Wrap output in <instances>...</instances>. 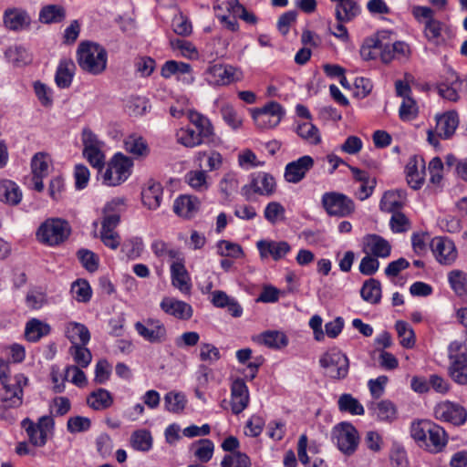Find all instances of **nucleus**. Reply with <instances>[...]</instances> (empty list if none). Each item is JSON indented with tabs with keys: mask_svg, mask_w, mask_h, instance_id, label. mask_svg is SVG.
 <instances>
[{
	"mask_svg": "<svg viewBox=\"0 0 467 467\" xmlns=\"http://www.w3.org/2000/svg\"><path fill=\"white\" fill-rule=\"evenodd\" d=\"M410 432L412 438L420 447L432 453L441 451L447 443V436L443 428L428 420L413 422Z\"/></svg>",
	"mask_w": 467,
	"mask_h": 467,
	"instance_id": "1",
	"label": "nucleus"
},
{
	"mask_svg": "<svg viewBox=\"0 0 467 467\" xmlns=\"http://www.w3.org/2000/svg\"><path fill=\"white\" fill-rule=\"evenodd\" d=\"M27 385L28 379L22 373L16 374L9 381L1 383L0 419L11 421L14 420L8 410L22 406L24 400V388Z\"/></svg>",
	"mask_w": 467,
	"mask_h": 467,
	"instance_id": "2",
	"label": "nucleus"
},
{
	"mask_svg": "<svg viewBox=\"0 0 467 467\" xmlns=\"http://www.w3.org/2000/svg\"><path fill=\"white\" fill-rule=\"evenodd\" d=\"M108 54L106 49L93 42H82L78 48L79 67L91 75H99L107 67Z\"/></svg>",
	"mask_w": 467,
	"mask_h": 467,
	"instance_id": "3",
	"label": "nucleus"
},
{
	"mask_svg": "<svg viewBox=\"0 0 467 467\" xmlns=\"http://www.w3.org/2000/svg\"><path fill=\"white\" fill-rule=\"evenodd\" d=\"M435 119V130L431 129L427 130V140L431 145L437 147L440 145L439 139L449 140L453 136L459 126L460 119L456 110L437 114Z\"/></svg>",
	"mask_w": 467,
	"mask_h": 467,
	"instance_id": "4",
	"label": "nucleus"
},
{
	"mask_svg": "<svg viewBox=\"0 0 467 467\" xmlns=\"http://www.w3.org/2000/svg\"><path fill=\"white\" fill-rule=\"evenodd\" d=\"M70 234L67 222L59 218L46 220L36 232L37 239L47 245L54 246L63 243Z\"/></svg>",
	"mask_w": 467,
	"mask_h": 467,
	"instance_id": "5",
	"label": "nucleus"
},
{
	"mask_svg": "<svg viewBox=\"0 0 467 467\" xmlns=\"http://www.w3.org/2000/svg\"><path fill=\"white\" fill-rule=\"evenodd\" d=\"M133 161L122 153H116L108 163L102 175L103 183L108 186H117L125 182L131 173Z\"/></svg>",
	"mask_w": 467,
	"mask_h": 467,
	"instance_id": "6",
	"label": "nucleus"
},
{
	"mask_svg": "<svg viewBox=\"0 0 467 467\" xmlns=\"http://www.w3.org/2000/svg\"><path fill=\"white\" fill-rule=\"evenodd\" d=\"M449 374L458 384H467V348L464 345L458 343V340L451 342L449 346Z\"/></svg>",
	"mask_w": 467,
	"mask_h": 467,
	"instance_id": "7",
	"label": "nucleus"
},
{
	"mask_svg": "<svg viewBox=\"0 0 467 467\" xmlns=\"http://www.w3.org/2000/svg\"><path fill=\"white\" fill-rule=\"evenodd\" d=\"M333 442L346 455L353 454L359 442L357 429L349 422H340L334 426L331 431Z\"/></svg>",
	"mask_w": 467,
	"mask_h": 467,
	"instance_id": "8",
	"label": "nucleus"
},
{
	"mask_svg": "<svg viewBox=\"0 0 467 467\" xmlns=\"http://www.w3.org/2000/svg\"><path fill=\"white\" fill-rule=\"evenodd\" d=\"M320 366L326 369L327 376L341 379L348 373L349 361L347 356L337 348H332L322 355Z\"/></svg>",
	"mask_w": 467,
	"mask_h": 467,
	"instance_id": "9",
	"label": "nucleus"
},
{
	"mask_svg": "<svg viewBox=\"0 0 467 467\" xmlns=\"http://www.w3.org/2000/svg\"><path fill=\"white\" fill-rule=\"evenodd\" d=\"M276 190L275 178L266 172L251 174L250 182L242 187V194L246 200H252L254 195L271 196Z\"/></svg>",
	"mask_w": 467,
	"mask_h": 467,
	"instance_id": "10",
	"label": "nucleus"
},
{
	"mask_svg": "<svg viewBox=\"0 0 467 467\" xmlns=\"http://www.w3.org/2000/svg\"><path fill=\"white\" fill-rule=\"evenodd\" d=\"M285 115L283 107L276 101H270L264 107L252 111L255 125L262 130L276 127Z\"/></svg>",
	"mask_w": 467,
	"mask_h": 467,
	"instance_id": "11",
	"label": "nucleus"
},
{
	"mask_svg": "<svg viewBox=\"0 0 467 467\" xmlns=\"http://www.w3.org/2000/svg\"><path fill=\"white\" fill-rule=\"evenodd\" d=\"M322 204L331 216L346 217L355 210L354 202L347 195L338 192H327L322 196Z\"/></svg>",
	"mask_w": 467,
	"mask_h": 467,
	"instance_id": "12",
	"label": "nucleus"
},
{
	"mask_svg": "<svg viewBox=\"0 0 467 467\" xmlns=\"http://www.w3.org/2000/svg\"><path fill=\"white\" fill-rule=\"evenodd\" d=\"M134 327L139 336L150 343H161L167 339L166 327L157 318L148 317L143 321H138Z\"/></svg>",
	"mask_w": 467,
	"mask_h": 467,
	"instance_id": "13",
	"label": "nucleus"
},
{
	"mask_svg": "<svg viewBox=\"0 0 467 467\" xmlns=\"http://www.w3.org/2000/svg\"><path fill=\"white\" fill-rule=\"evenodd\" d=\"M434 417L438 420L460 426L466 421L467 411L462 406L446 400L440 402L435 406Z\"/></svg>",
	"mask_w": 467,
	"mask_h": 467,
	"instance_id": "14",
	"label": "nucleus"
},
{
	"mask_svg": "<svg viewBox=\"0 0 467 467\" xmlns=\"http://www.w3.org/2000/svg\"><path fill=\"white\" fill-rule=\"evenodd\" d=\"M430 245L435 258L441 264L451 265L456 260L457 250L451 240L437 236L431 239Z\"/></svg>",
	"mask_w": 467,
	"mask_h": 467,
	"instance_id": "15",
	"label": "nucleus"
},
{
	"mask_svg": "<svg viewBox=\"0 0 467 467\" xmlns=\"http://www.w3.org/2000/svg\"><path fill=\"white\" fill-rule=\"evenodd\" d=\"M314 159L309 155H305L286 164L285 169V179L290 183H298L314 167Z\"/></svg>",
	"mask_w": 467,
	"mask_h": 467,
	"instance_id": "16",
	"label": "nucleus"
},
{
	"mask_svg": "<svg viewBox=\"0 0 467 467\" xmlns=\"http://www.w3.org/2000/svg\"><path fill=\"white\" fill-rule=\"evenodd\" d=\"M3 24L6 29L18 32L29 28L31 17L26 10L11 7L4 12Z\"/></svg>",
	"mask_w": 467,
	"mask_h": 467,
	"instance_id": "17",
	"label": "nucleus"
},
{
	"mask_svg": "<svg viewBox=\"0 0 467 467\" xmlns=\"http://www.w3.org/2000/svg\"><path fill=\"white\" fill-rule=\"evenodd\" d=\"M236 68L232 66L215 64L205 71L206 80L214 86H224L235 80Z\"/></svg>",
	"mask_w": 467,
	"mask_h": 467,
	"instance_id": "18",
	"label": "nucleus"
},
{
	"mask_svg": "<svg viewBox=\"0 0 467 467\" xmlns=\"http://www.w3.org/2000/svg\"><path fill=\"white\" fill-rule=\"evenodd\" d=\"M363 252L377 258H387L390 254L391 245L380 235L367 234L363 238Z\"/></svg>",
	"mask_w": 467,
	"mask_h": 467,
	"instance_id": "19",
	"label": "nucleus"
},
{
	"mask_svg": "<svg viewBox=\"0 0 467 467\" xmlns=\"http://www.w3.org/2000/svg\"><path fill=\"white\" fill-rule=\"evenodd\" d=\"M249 391L245 382L236 379L231 385V407L234 414H239L248 406Z\"/></svg>",
	"mask_w": 467,
	"mask_h": 467,
	"instance_id": "20",
	"label": "nucleus"
},
{
	"mask_svg": "<svg viewBox=\"0 0 467 467\" xmlns=\"http://www.w3.org/2000/svg\"><path fill=\"white\" fill-rule=\"evenodd\" d=\"M406 175L409 185L414 190L420 189L424 182V160L417 156L411 157L406 165Z\"/></svg>",
	"mask_w": 467,
	"mask_h": 467,
	"instance_id": "21",
	"label": "nucleus"
},
{
	"mask_svg": "<svg viewBox=\"0 0 467 467\" xmlns=\"http://www.w3.org/2000/svg\"><path fill=\"white\" fill-rule=\"evenodd\" d=\"M368 410L371 411V415L379 421L390 423L398 418L397 407L389 400L370 402Z\"/></svg>",
	"mask_w": 467,
	"mask_h": 467,
	"instance_id": "22",
	"label": "nucleus"
},
{
	"mask_svg": "<svg viewBox=\"0 0 467 467\" xmlns=\"http://www.w3.org/2000/svg\"><path fill=\"white\" fill-rule=\"evenodd\" d=\"M161 308L166 314L182 320H188L192 316V308L189 304L171 297L163 298Z\"/></svg>",
	"mask_w": 467,
	"mask_h": 467,
	"instance_id": "23",
	"label": "nucleus"
},
{
	"mask_svg": "<svg viewBox=\"0 0 467 467\" xmlns=\"http://www.w3.org/2000/svg\"><path fill=\"white\" fill-rule=\"evenodd\" d=\"M172 285L181 292L188 294L191 290L189 274L184 266L182 258L173 261L171 265Z\"/></svg>",
	"mask_w": 467,
	"mask_h": 467,
	"instance_id": "24",
	"label": "nucleus"
},
{
	"mask_svg": "<svg viewBox=\"0 0 467 467\" xmlns=\"http://www.w3.org/2000/svg\"><path fill=\"white\" fill-rule=\"evenodd\" d=\"M200 200L192 195H181L173 204V211L176 214L184 218H192L200 208Z\"/></svg>",
	"mask_w": 467,
	"mask_h": 467,
	"instance_id": "25",
	"label": "nucleus"
},
{
	"mask_svg": "<svg viewBox=\"0 0 467 467\" xmlns=\"http://www.w3.org/2000/svg\"><path fill=\"white\" fill-rule=\"evenodd\" d=\"M406 201L404 190H394L386 192L380 201V210L387 213L400 212Z\"/></svg>",
	"mask_w": 467,
	"mask_h": 467,
	"instance_id": "26",
	"label": "nucleus"
},
{
	"mask_svg": "<svg viewBox=\"0 0 467 467\" xmlns=\"http://www.w3.org/2000/svg\"><path fill=\"white\" fill-rule=\"evenodd\" d=\"M65 335L71 342V346L87 345L90 340L88 328L78 322H69L66 325Z\"/></svg>",
	"mask_w": 467,
	"mask_h": 467,
	"instance_id": "27",
	"label": "nucleus"
},
{
	"mask_svg": "<svg viewBox=\"0 0 467 467\" xmlns=\"http://www.w3.org/2000/svg\"><path fill=\"white\" fill-rule=\"evenodd\" d=\"M163 189L159 182H149L141 192V200L144 206L150 210H156L161 206Z\"/></svg>",
	"mask_w": 467,
	"mask_h": 467,
	"instance_id": "28",
	"label": "nucleus"
},
{
	"mask_svg": "<svg viewBox=\"0 0 467 467\" xmlns=\"http://www.w3.org/2000/svg\"><path fill=\"white\" fill-rule=\"evenodd\" d=\"M257 248L263 257L271 254L275 260L283 258L291 249L289 244L285 241H259L257 243Z\"/></svg>",
	"mask_w": 467,
	"mask_h": 467,
	"instance_id": "29",
	"label": "nucleus"
},
{
	"mask_svg": "<svg viewBox=\"0 0 467 467\" xmlns=\"http://www.w3.org/2000/svg\"><path fill=\"white\" fill-rule=\"evenodd\" d=\"M22 192L19 187L12 181H0V202L10 205H16L21 202Z\"/></svg>",
	"mask_w": 467,
	"mask_h": 467,
	"instance_id": "30",
	"label": "nucleus"
},
{
	"mask_svg": "<svg viewBox=\"0 0 467 467\" xmlns=\"http://www.w3.org/2000/svg\"><path fill=\"white\" fill-rule=\"evenodd\" d=\"M360 12L359 6L354 0H344L336 5L335 14L337 22L348 23L353 20Z\"/></svg>",
	"mask_w": 467,
	"mask_h": 467,
	"instance_id": "31",
	"label": "nucleus"
},
{
	"mask_svg": "<svg viewBox=\"0 0 467 467\" xmlns=\"http://www.w3.org/2000/svg\"><path fill=\"white\" fill-rule=\"evenodd\" d=\"M390 35L389 31L384 30L380 31L377 34L378 38V49L379 51L380 60L389 64L392 60L396 59L395 52L392 51V44L390 43Z\"/></svg>",
	"mask_w": 467,
	"mask_h": 467,
	"instance_id": "32",
	"label": "nucleus"
},
{
	"mask_svg": "<svg viewBox=\"0 0 467 467\" xmlns=\"http://www.w3.org/2000/svg\"><path fill=\"white\" fill-rule=\"evenodd\" d=\"M50 332V327L36 318L30 319L25 329V337L30 342H36Z\"/></svg>",
	"mask_w": 467,
	"mask_h": 467,
	"instance_id": "33",
	"label": "nucleus"
},
{
	"mask_svg": "<svg viewBox=\"0 0 467 467\" xmlns=\"http://www.w3.org/2000/svg\"><path fill=\"white\" fill-rule=\"evenodd\" d=\"M123 204L121 199H115L109 202L103 209L104 217L101 223V231H114L119 223V214L110 213L116 206Z\"/></svg>",
	"mask_w": 467,
	"mask_h": 467,
	"instance_id": "34",
	"label": "nucleus"
},
{
	"mask_svg": "<svg viewBox=\"0 0 467 467\" xmlns=\"http://www.w3.org/2000/svg\"><path fill=\"white\" fill-rule=\"evenodd\" d=\"M75 65L72 60H62L56 73V83L61 88H68L72 82Z\"/></svg>",
	"mask_w": 467,
	"mask_h": 467,
	"instance_id": "35",
	"label": "nucleus"
},
{
	"mask_svg": "<svg viewBox=\"0 0 467 467\" xmlns=\"http://www.w3.org/2000/svg\"><path fill=\"white\" fill-rule=\"evenodd\" d=\"M124 149L127 152L137 157H145L150 151L145 140L136 134L129 135L124 140Z\"/></svg>",
	"mask_w": 467,
	"mask_h": 467,
	"instance_id": "36",
	"label": "nucleus"
},
{
	"mask_svg": "<svg viewBox=\"0 0 467 467\" xmlns=\"http://www.w3.org/2000/svg\"><path fill=\"white\" fill-rule=\"evenodd\" d=\"M87 402L93 410H103L112 405L113 398L108 390L99 389L89 394L87 399Z\"/></svg>",
	"mask_w": 467,
	"mask_h": 467,
	"instance_id": "37",
	"label": "nucleus"
},
{
	"mask_svg": "<svg viewBox=\"0 0 467 467\" xmlns=\"http://www.w3.org/2000/svg\"><path fill=\"white\" fill-rule=\"evenodd\" d=\"M66 17V10L58 5H47L39 12V21L43 24L59 23Z\"/></svg>",
	"mask_w": 467,
	"mask_h": 467,
	"instance_id": "38",
	"label": "nucleus"
},
{
	"mask_svg": "<svg viewBox=\"0 0 467 467\" xmlns=\"http://www.w3.org/2000/svg\"><path fill=\"white\" fill-rule=\"evenodd\" d=\"M188 119L190 122L196 127L198 133L204 139L213 135V127L207 117L197 111L190 110L188 112Z\"/></svg>",
	"mask_w": 467,
	"mask_h": 467,
	"instance_id": "39",
	"label": "nucleus"
},
{
	"mask_svg": "<svg viewBox=\"0 0 467 467\" xmlns=\"http://www.w3.org/2000/svg\"><path fill=\"white\" fill-rule=\"evenodd\" d=\"M361 297L370 303L378 304L381 298V285L379 281L370 278L363 284L360 290Z\"/></svg>",
	"mask_w": 467,
	"mask_h": 467,
	"instance_id": "40",
	"label": "nucleus"
},
{
	"mask_svg": "<svg viewBox=\"0 0 467 467\" xmlns=\"http://www.w3.org/2000/svg\"><path fill=\"white\" fill-rule=\"evenodd\" d=\"M151 249L154 254L162 260H168L172 263L173 261H179L182 259V254L178 250L171 247L161 240L154 241L151 244Z\"/></svg>",
	"mask_w": 467,
	"mask_h": 467,
	"instance_id": "41",
	"label": "nucleus"
},
{
	"mask_svg": "<svg viewBox=\"0 0 467 467\" xmlns=\"http://www.w3.org/2000/svg\"><path fill=\"white\" fill-rule=\"evenodd\" d=\"M258 342L271 348H282L288 344L287 337L279 331H266L258 337Z\"/></svg>",
	"mask_w": 467,
	"mask_h": 467,
	"instance_id": "42",
	"label": "nucleus"
},
{
	"mask_svg": "<svg viewBox=\"0 0 467 467\" xmlns=\"http://www.w3.org/2000/svg\"><path fill=\"white\" fill-rule=\"evenodd\" d=\"M337 404L339 410L342 412H348L352 415H363L365 412L363 406L351 394H342Z\"/></svg>",
	"mask_w": 467,
	"mask_h": 467,
	"instance_id": "43",
	"label": "nucleus"
},
{
	"mask_svg": "<svg viewBox=\"0 0 467 467\" xmlns=\"http://www.w3.org/2000/svg\"><path fill=\"white\" fill-rule=\"evenodd\" d=\"M177 141L189 148L201 145L204 140L200 133L191 128H182L176 132Z\"/></svg>",
	"mask_w": 467,
	"mask_h": 467,
	"instance_id": "44",
	"label": "nucleus"
},
{
	"mask_svg": "<svg viewBox=\"0 0 467 467\" xmlns=\"http://www.w3.org/2000/svg\"><path fill=\"white\" fill-rule=\"evenodd\" d=\"M22 427L26 430L30 442L35 446H44L47 438L43 431L37 429L30 419L26 418L22 421Z\"/></svg>",
	"mask_w": 467,
	"mask_h": 467,
	"instance_id": "45",
	"label": "nucleus"
},
{
	"mask_svg": "<svg viewBox=\"0 0 467 467\" xmlns=\"http://www.w3.org/2000/svg\"><path fill=\"white\" fill-rule=\"evenodd\" d=\"M71 294L77 301L87 303L91 298L92 290L88 281L78 279L71 285Z\"/></svg>",
	"mask_w": 467,
	"mask_h": 467,
	"instance_id": "46",
	"label": "nucleus"
},
{
	"mask_svg": "<svg viewBox=\"0 0 467 467\" xmlns=\"http://www.w3.org/2000/svg\"><path fill=\"white\" fill-rule=\"evenodd\" d=\"M400 344L406 348H411L415 345V335L412 328L404 321H397L395 325Z\"/></svg>",
	"mask_w": 467,
	"mask_h": 467,
	"instance_id": "47",
	"label": "nucleus"
},
{
	"mask_svg": "<svg viewBox=\"0 0 467 467\" xmlns=\"http://www.w3.org/2000/svg\"><path fill=\"white\" fill-rule=\"evenodd\" d=\"M5 54L9 62L17 67L26 65L31 61L30 54L22 47H10Z\"/></svg>",
	"mask_w": 467,
	"mask_h": 467,
	"instance_id": "48",
	"label": "nucleus"
},
{
	"mask_svg": "<svg viewBox=\"0 0 467 467\" xmlns=\"http://www.w3.org/2000/svg\"><path fill=\"white\" fill-rule=\"evenodd\" d=\"M69 353L72 356L77 366L87 368L91 360L92 354L86 345H76L69 348Z\"/></svg>",
	"mask_w": 467,
	"mask_h": 467,
	"instance_id": "49",
	"label": "nucleus"
},
{
	"mask_svg": "<svg viewBox=\"0 0 467 467\" xmlns=\"http://www.w3.org/2000/svg\"><path fill=\"white\" fill-rule=\"evenodd\" d=\"M296 131L303 140L310 144H317L320 142L319 131L311 122L297 124Z\"/></svg>",
	"mask_w": 467,
	"mask_h": 467,
	"instance_id": "50",
	"label": "nucleus"
},
{
	"mask_svg": "<svg viewBox=\"0 0 467 467\" xmlns=\"http://www.w3.org/2000/svg\"><path fill=\"white\" fill-rule=\"evenodd\" d=\"M165 408L172 413L182 412L186 404L185 396L182 393L171 391L164 397Z\"/></svg>",
	"mask_w": 467,
	"mask_h": 467,
	"instance_id": "51",
	"label": "nucleus"
},
{
	"mask_svg": "<svg viewBox=\"0 0 467 467\" xmlns=\"http://www.w3.org/2000/svg\"><path fill=\"white\" fill-rule=\"evenodd\" d=\"M450 285L457 295L467 293V275L461 270H452L448 275Z\"/></svg>",
	"mask_w": 467,
	"mask_h": 467,
	"instance_id": "52",
	"label": "nucleus"
},
{
	"mask_svg": "<svg viewBox=\"0 0 467 467\" xmlns=\"http://www.w3.org/2000/svg\"><path fill=\"white\" fill-rule=\"evenodd\" d=\"M185 180L192 189L198 192L206 191L209 187L204 171H191L186 174Z\"/></svg>",
	"mask_w": 467,
	"mask_h": 467,
	"instance_id": "53",
	"label": "nucleus"
},
{
	"mask_svg": "<svg viewBox=\"0 0 467 467\" xmlns=\"http://www.w3.org/2000/svg\"><path fill=\"white\" fill-rule=\"evenodd\" d=\"M192 447L194 448V456L202 462H207L212 459L214 445L211 440H200Z\"/></svg>",
	"mask_w": 467,
	"mask_h": 467,
	"instance_id": "54",
	"label": "nucleus"
},
{
	"mask_svg": "<svg viewBox=\"0 0 467 467\" xmlns=\"http://www.w3.org/2000/svg\"><path fill=\"white\" fill-rule=\"evenodd\" d=\"M418 116V107L416 101L411 97L402 99L399 109V117L403 121H410Z\"/></svg>",
	"mask_w": 467,
	"mask_h": 467,
	"instance_id": "55",
	"label": "nucleus"
},
{
	"mask_svg": "<svg viewBox=\"0 0 467 467\" xmlns=\"http://www.w3.org/2000/svg\"><path fill=\"white\" fill-rule=\"evenodd\" d=\"M285 207L278 202H269L264 212L265 218L272 224L285 219Z\"/></svg>",
	"mask_w": 467,
	"mask_h": 467,
	"instance_id": "56",
	"label": "nucleus"
},
{
	"mask_svg": "<svg viewBox=\"0 0 467 467\" xmlns=\"http://www.w3.org/2000/svg\"><path fill=\"white\" fill-rule=\"evenodd\" d=\"M389 226L393 233H406L411 228L410 219L400 212L393 213L389 220Z\"/></svg>",
	"mask_w": 467,
	"mask_h": 467,
	"instance_id": "57",
	"label": "nucleus"
},
{
	"mask_svg": "<svg viewBox=\"0 0 467 467\" xmlns=\"http://www.w3.org/2000/svg\"><path fill=\"white\" fill-rule=\"evenodd\" d=\"M48 157L43 152L36 153L31 160L33 175L47 176L48 173Z\"/></svg>",
	"mask_w": 467,
	"mask_h": 467,
	"instance_id": "58",
	"label": "nucleus"
},
{
	"mask_svg": "<svg viewBox=\"0 0 467 467\" xmlns=\"http://www.w3.org/2000/svg\"><path fill=\"white\" fill-rule=\"evenodd\" d=\"M130 442L135 450L146 451L151 447V436L146 431H138L131 435Z\"/></svg>",
	"mask_w": 467,
	"mask_h": 467,
	"instance_id": "59",
	"label": "nucleus"
},
{
	"mask_svg": "<svg viewBox=\"0 0 467 467\" xmlns=\"http://www.w3.org/2000/svg\"><path fill=\"white\" fill-rule=\"evenodd\" d=\"M221 113L224 121L234 130H237L242 126L243 119L232 105H223L221 108Z\"/></svg>",
	"mask_w": 467,
	"mask_h": 467,
	"instance_id": "60",
	"label": "nucleus"
},
{
	"mask_svg": "<svg viewBox=\"0 0 467 467\" xmlns=\"http://www.w3.org/2000/svg\"><path fill=\"white\" fill-rule=\"evenodd\" d=\"M222 467H249L248 456L240 451L225 455L221 463Z\"/></svg>",
	"mask_w": 467,
	"mask_h": 467,
	"instance_id": "61",
	"label": "nucleus"
},
{
	"mask_svg": "<svg viewBox=\"0 0 467 467\" xmlns=\"http://www.w3.org/2000/svg\"><path fill=\"white\" fill-rule=\"evenodd\" d=\"M443 24L437 20L432 19L429 22H425L424 25V35L430 42L438 44L439 39L441 36Z\"/></svg>",
	"mask_w": 467,
	"mask_h": 467,
	"instance_id": "62",
	"label": "nucleus"
},
{
	"mask_svg": "<svg viewBox=\"0 0 467 467\" xmlns=\"http://www.w3.org/2000/svg\"><path fill=\"white\" fill-rule=\"evenodd\" d=\"M217 247L219 254L224 257L239 258L244 254L243 249L239 244L226 240L220 241Z\"/></svg>",
	"mask_w": 467,
	"mask_h": 467,
	"instance_id": "63",
	"label": "nucleus"
},
{
	"mask_svg": "<svg viewBox=\"0 0 467 467\" xmlns=\"http://www.w3.org/2000/svg\"><path fill=\"white\" fill-rule=\"evenodd\" d=\"M83 155L93 168L98 169L99 171L104 168L105 155L102 148L83 150Z\"/></svg>",
	"mask_w": 467,
	"mask_h": 467,
	"instance_id": "64",
	"label": "nucleus"
}]
</instances>
